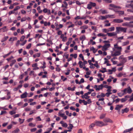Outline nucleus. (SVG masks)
<instances>
[{
  "label": "nucleus",
  "mask_w": 133,
  "mask_h": 133,
  "mask_svg": "<svg viewBox=\"0 0 133 133\" xmlns=\"http://www.w3.org/2000/svg\"><path fill=\"white\" fill-rule=\"evenodd\" d=\"M109 7V10H112L115 12L117 11V9H120L121 8L120 7L116 6L113 4H110Z\"/></svg>",
  "instance_id": "nucleus-1"
},
{
  "label": "nucleus",
  "mask_w": 133,
  "mask_h": 133,
  "mask_svg": "<svg viewBox=\"0 0 133 133\" xmlns=\"http://www.w3.org/2000/svg\"><path fill=\"white\" fill-rule=\"evenodd\" d=\"M127 28L122 27H117L116 32L118 33L120 32H122L124 33L126 32Z\"/></svg>",
  "instance_id": "nucleus-2"
},
{
  "label": "nucleus",
  "mask_w": 133,
  "mask_h": 133,
  "mask_svg": "<svg viewBox=\"0 0 133 133\" xmlns=\"http://www.w3.org/2000/svg\"><path fill=\"white\" fill-rule=\"evenodd\" d=\"M95 123L96 125L100 127L105 126L107 125V124H104L103 122L102 121H96L95 122Z\"/></svg>",
  "instance_id": "nucleus-3"
},
{
  "label": "nucleus",
  "mask_w": 133,
  "mask_h": 133,
  "mask_svg": "<svg viewBox=\"0 0 133 133\" xmlns=\"http://www.w3.org/2000/svg\"><path fill=\"white\" fill-rule=\"evenodd\" d=\"M122 91L124 92V94H125L127 93L131 94L132 92V91L130 87H129L128 88L125 89L123 90Z\"/></svg>",
  "instance_id": "nucleus-4"
},
{
  "label": "nucleus",
  "mask_w": 133,
  "mask_h": 133,
  "mask_svg": "<svg viewBox=\"0 0 133 133\" xmlns=\"http://www.w3.org/2000/svg\"><path fill=\"white\" fill-rule=\"evenodd\" d=\"M103 88V85L102 84L99 85H95L94 86V88L96 89V91H99L100 90H101Z\"/></svg>",
  "instance_id": "nucleus-5"
},
{
  "label": "nucleus",
  "mask_w": 133,
  "mask_h": 133,
  "mask_svg": "<svg viewBox=\"0 0 133 133\" xmlns=\"http://www.w3.org/2000/svg\"><path fill=\"white\" fill-rule=\"evenodd\" d=\"M110 45L109 44H105L102 47V50L103 51L107 50L110 46Z\"/></svg>",
  "instance_id": "nucleus-6"
},
{
  "label": "nucleus",
  "mask_w": 133,
  "mask_h": 133,
  "mask_svg": "<svg viewBox=\"0 0 133 133\" xmlns=\"http://www.w3.org/2000/svg\"><path fill=\"white\" fill-rule=\"evenodd\" d=\"M103 121L105 123H112L113 121L110 119L108 118H104L103 120Z\"/></svg>",
  "instance_id": "nucleus-7"
},
{
  "label": "nucleus",
  "mask_w": 133,
  "mask_h": 133,
  "mask_svg": "<svg viewBox=\"0 0 133 133\" xmlns=\"http://www.w3.org/2000/svg\"><path fill=\"white\" fill-rule=\"evenodd\" d=\"M121 50L116 51L114 52V55L113 54L112 55L113 56V57L119 56L121 54Z\"/></svg>",
  "instance_id": "nucleus-8"
},
{
  "label": "nucleus",
  "mask_w": 133,
  "mask_h": 133,
  "mask_svg": "<svg viewBox=\"0 0 133 133\" xmlns=\"http://www.w3.org/2000/svg\"><path fill=\"white\" fill-rule=\"evenodd\" d=\"M123 20L120 19H115L113 20V22L116 23H119L123 22Z\"/></svg>",
  "instance_id": "nucleus-9"
},
{
  "label": "nucleus",
  "mask_w": 133,
  "mask_h": 133,
  "mask_svg": "<svg viewBox=\"0 0 133 133\" xmlns=\"http://www.w3.org/2000/svg\"><path fill=\"white\" fill-rule=\"evenodd\" d=\"M124 19L126 21H130L133 20V16H130L127 17H124Z\"/></svg>",
  "instance_id": "nucleus-10"
},
{
  "label": "nucleus",
  "mask_w": 133,
  "mask_h": 133,
  "mask_svg": "<svg viewBox=\"0 0 133 133\" xmlns=\"http://www.w3.org/2000/svg\"><path fill=\"white\" fill-rule=\"evenodd\" d=\"M107 34L108 36L112 37L116 35L117 33L115 32H113L111 33H108Z\"/></svg>",
  "instance_id": "nucleus-11"
},
{
  "label": "nucleus",
  "mask_w": 133,
  "mask_h": 133,
  "mask_svg": "<svg viewBox=\"0 0 133 133\" xmlns=\"http://www.w3.org/2000/svg\"><path fill=\"white\" fill-rule=\"evenodd\" d=\"M99 19L103 20L106 19L107 18V15L105 16H100L98 18Z\"/></svg>",
  "instance_id": "nucleus-12"
},
{
  "label": "nucleus",
  "mask_w": 133,
  "mask_h": 133,
  "mask_svg": "<svg viewBox=\"0 0 133 133\" xmlns=\"http://www.w3.org/2000/svg\"><path fill=\"white\" fill-rule=\"evenodd\" d=\"M99 11L101 12V14H104L108 13V12L107 10L103 9H101L99 10Z\"/></svg>",
  "instance_id": "nucleus-13"
},
{
  "label": "nucleus",
  "mask_w": 133,
  "mask_h": 133,
  "mask_svg": "<svg viewBox=\"0 0 133 133\" xmlns=\"http://www.w3.org/2000/svg\"><path fill=\"white\" fill-rule=\"evenodd\" d=\"M28 93L27 92H25L23 94L21 95V98L23 99L26 97H27Z\"/></svg>",
  "instance_id": "nucleus-14"
},
{
  "label": "nucleus",
  "mask_w": 133,
  "mask_h": 133,
  "mask_svg": "<svg viewBox=\"0 0 133 133\" xmlns=\"http://www.w3.org/2000/svg\"><path fill=\"white\" fill-rule=\"evenodd\" d=\"M114 47L118 50H121L122 51V48L121 46H118L117 44L114 45Z\"/></svg>",
  "instance_id": "nucleus-15"
},
{
  "label": "nucleus",
  "mask_w": 133,
  "mask_h": 133,
  "mask_svg": "<svg viewBox=\"0 0 133 133\" xmlns=\"http://www.w3.org/2000/svg\"><path fill=\"white\" fill-rule=\"evenodd\" d=\"M123 106L122 105H117L116 106L115 109L117 110H119Z\"/></svg>",
  "instance_id": "nucleus-16"
},
{
  "label": "nucleus",
  "mask_w": 133,
  "mask_h": 133,
  "mask_svg": "<svg viewBox=\"0 0 133 133\" xmlns=\"http://www.w3.org/2000/svg\"><path fill=\"white\" fill-rule=\"evenodd\" d=\"M129 110L128 108H126L124 109H122L121 110V112L122 114H123L124 112H127Z\"/></svg>",
  "instance_id": "nucleus-17"
},
{
  "label": "nucleus",
  "mask_w": 133,
  "mask_h": 133,
  "mask_svg": "<svg viewBox=\"0 0 133 133\" xmlns=\"http://www.w3.org/2000/svg\"><path fill=\"white\" fill-rule=\"evenodd\" d=\"M60 123L62 124V126L63 127L66 128L68 126V125L66 123H64L63 121H61Z\"/></svg>",
  "instance_id": "nucleus-18"
},
{
  "label": "nucleus",
  "mask_w": 133,
  "mask_h": 133,
  "mask_svg": "<svg viewBox=\"0 0 133 133\" xmlns=\"http://www.w3.org/2000/svg\"><path fill=\"white\" fill-rule=\"evenodd\" d=\"M17 38L16 37H11L9 39V41H14L15 40H17Z\"/></svg>",
  "instance_id": "nucleus-19"
},
{
  "label": "nucleus",
  "mask_w": 133,
  "mask_h": 133,
  "mask_svg": "<svg viewBox=\"0 0 133 133\" xmlns=\"http://www.w3.org/2000/svg\"><path fill=\"white\" fill-rule=\"evenodd\" d=\"M8 38L9 37L8 36H5L2 39L1 41V42H3L6 41Z\"/></svg>",
  "instance_id": "nucleus-20"
},
{
  "label": "nucleus",
  "mask_w": 133,
  "mask_h": 133,
  "mask_svg": "<svg viewBox=\"0 0 133 133\" xmlns=\"http://www.w3.org/2000/svg\"><path fill=\"white\" fill-rule=\"evenodd\" d=\"M86 39V37L84 35L81 36L79 38V39L82 41H84Z\"/></svg>",
  "instance_id": "nucleus-21"
},
{
  "label": "nucleus",
  "mask_w": 133,
  "mask_h": 133,
  "mask_svg": "<svg viewBox=\"0 0 133 133\" xmlns=\"http://www.w3.org/2000/svg\"><path fill=\"white\" fill-rule=\"evenodd\" d=\"M107 18H113L115 17V16L114 15H107Z\"/></svg>",
  "instance_id": "nucleus-22"
},
{
  "label": "nucleus",
  "mask_w": 133,
  "mask_h": 133,
  "mask_svg": "<svg viewBox=\"0 0 133 133\" xmlns=\"http://www.w3.org/2000/svg\"><path fill=\"white\" fill-rule=\"evenodd\" d=\"M88 28V26L87 25H83L80 27V29H86Z\"/></svg>",
  "instance_id": "nucleus-23"
},
{
  "label": "nucleus",
  "mask_w": 133,
  "mask_h": 133,
  "mask_svg": "<svg viewBox=\"0 0 133 133\" xmlns=\"http://www.w3.org/2000/svg\"><path fill=\"white\" fill-rule=\"evenodd\" d=\"M10 92H9L8 91L7 92L6 94H7V95L8 96V97H7V98H6V99L7 100L11 98V96L10 95Z\"/></svg>",
  "instance_id": "nucleus-24"
},
{
  "label": "nucleus",
  "mask_w": 133,
  "mask_h": 133,
  "mask_svg": "<svg viewBox=\"0 0 133 133\" xmlns=\"http://www.w3.org/2000/svg\"><path fill=\"white\" fill-rule=\"evenodd\" d=\"M106 35L102 33H100L97 35V36L98 37L102 36L103 37H104L106 36Z\"/></svg>",
  "instance_id": "nucleus-25"
},
{
  "label": "nucleus",
  "mask_w": 133,
  "mask_h": 133,
  "mask_svg": "<svg viewBox=\"0 0 133 133\" xmlns=\"http://www.w3.org/2000/svg\"><path fill=\"white\" fill-rule=\"evenodd\" d=\"M129 43V42L128 41H127L126 42H123L122 44V45L123 46H124L127 45H128Z\"/></svg>",
  "instance_id": "nucleus-26"
},
{
  "label": "nucleus",
  "mask_w": 133,
  "mask_h": 133,
  "mask_svg": "<svg viewBox=\"0 0 133 133\" xmlns=\"http://www.w3.org/2000/svg\"><path fill=\"white\" fill-rule=\"evenodd\" d=\"M133 129V128H131L129 129H127L123 131V133H126L128 132H129L131 131Z\"/></svg>",
  "instance_id": "nucleus-27"
},
{
  "label": "nucleus",
  "mask_w": 133,
  "mask_h": 133,
  "mask_svg": "<svg viewBox=\"0 0 133 133\" xmlns=\"http://www.w3.org/2000/svg\"><path fill=\"white\" fill-rule=\"evenodd\" d=\"M95 123H92L90 125L89 127V128L90 129L92 130L93 129V128L95 126Z\"/></svg>",
  "instance_id": "nucleus-28"
},
{
  "label": "nucleus",
  "mask_w": 133,
  "mask_h": 133,
  "mask_svg": "<svg viewBox=\"0 0 133 133\" xmlns=\"http://www.w3.org/2000/svg\"><path fill=\"white\" fill-rule=\"evenodd\" d=\"M29 75L30 76L32 75L34 77H35L36 75L34 74V72L33 71H31L29 73Z\"/></svg>",
  "instance_id": "nucleus-29"
},
{
  "label": "nucleus",
  "mask_w": 133,
  "mask_h": 133,
  "mask_svg": "<svg viewBox=\"0 0 133 133\" xmlns=\"http://www.w3.org/2000/svg\"><path fill=\"white\" fill-rule=\"evenodd\" d=\"M106 116L105 114H101L99 117V118L100 119H102L104 118Z\"/></svg>",
  "instance_id": "nucleus-30"
},
{
  "label": "nucleus",
  "mask_w": 133,
  "mask_h": 133,
  "mask_svg": "<svg viewBox=\"0 0 133 133\" xmlns=\"http://www.w3.org/2000/svg\"><path fill=\"white\" fill-rule=\"evenodd\" d=\"M115 30V28L112 27L109 28L108 29V31H114Z\"/></svg>",
  "instance_id": "nucleus-31"
},
{
  "label": "nucleus",
  "mask_w": 133,
  "mask_h": 133,
  "mask_svg": "<svg viewBox=\"0 0 133 133\" xmlns=\"http://www.w3.org/2000/svg\"><path fill=\"white\" fill-rule=\"evenodd\" d=\"M129 23L127 22H124L122 24V25L123 26H129Z\"/></svg>",
  "instance_id": "nucleus-32"
},
{
  "label": "nucleus",
  "mask_w": 133,
  "mask_h": 133,
  "mask_svg": "<svg viewBox=\"0 0 133 133\" xmlns=\"http://www.w3.org/2000/svg\"><path fill=\"white\" fill-rule=\"evenodd\" d=\"M75 87H74L73 88H71L70 87H69L67 89L69 90L73 91L75 90Z\"/></svg>",
  "instance_id": "nucleus-33"
},
{
  "label": "nucleus",
  "mask_w": 133,
  "mask_h": 133,
  "mask_svg": "<svg viewBox=\"0 0 133 133\" xmlns=\"http://www.w3.org/2000/svg\"><path fill=\"white\" fill-rule=\"evenodd\" d=\"M127 61V58L126 57H124L122 61L121 62L123 64L126 63Z\"/></svg>",
  "instance_id": "nucleus-34"
},
{
  "label": "nucleus",
  "mask_w": 133,
  "mask_h": 133,
  "mask_svg": "<svg viewBox=\"0 0 133 133\" xmlns=\"http://www.w3.org/2000/svg\"><path fill=\"white\" fill-rule=\"evenodd\" d=\"M20 131L19 129L18 128H16L14 131H12V133H18Z\"/></svg>",
  "instance_id": "nucleus-35"
},
{
  "label": "nucleus",
  "mask_w": 133,
  "mask_h": 133,
  "mask_svg": "<svg viewBox=\"0 0 133 133\" xmlns=\"http://www.w3.org/2000/svg\"><path fill=\"white\" fill-rule=\"evenodd\" d=\"M72 39L71 38H70L69 39L68 41L66 43V45H69L70 43L71 42Z\"/></svg>",
  "instance_id": "nucleus-36"
},
{
  "label": "nucleus",
  "mask_w": 133,
  "mask_h": 133,
  "mask_svg": "<svg viewBox=\"0 0 133 133\" xmlns=\"http://www.w3.org/2000/svg\"><path fill=\"white\" fill-rule=\"evenodd\" d=\"M44 25L45 26H46L47 25L49 26L50 25V23L48 22V23L46 22H44Z\"/></svg>",
  "instance_id": "nucleus-37"
},
{
  "label": "nucleus",
  "mask_w": 133,
  "mask_h": 133,
  "mask_svg": "<svg viewBox=\"0 0 133 133\" xmlns=\"http://www.w3.org/2000/svg\"><path fill=\"white\" fill-rule=\"evenodd\" d=\"M41 54L40 53H38L34 55H33V57L34 58H35L36 57H39L40 56Z\"/></svg>",
  "instance_id": "nucleus-38"
},
{
  "label": "nucleus",
  "mask_w": 133,
  "mask_h": 133,
  "mask_svg": "<svg viewBox=\"0 0 133 133\" xmlns=\"http://www.w3.org/2000/svg\"><path fill=\"white\" fill-rule=\"evenodd\" d=\"M116 12H118L119 16L124 14V11H117Z\"/></svg>",
  "instance_id": "nucleus-39"
},
{
  "label": "nucleus",
  "mask_w": 133,
  "mask_h": 133,
  "mask_svg": "<svg viewBox=\"0 0 133 133\" xmlns=\"http://www.w3.org/2000/svg\"><path fill=\"white\" fill-rule=\"evenodd\" d=\"M125 7L128 8H133V5L132 4H127L125 6Z\"/></svg>",
  "instance_id": "nucleus-40"
},
{
  "label": "nucleus",
  "mask_w": 133,
  "mask_h": 133,
  "mask_svg": "<svg viewBox=\"0 0 133 133\" xmlns=\"http://www.w3.org/2000/svg\"><path fill=\"white\" fill-rule=\"evenodd\" d=\"M103 70H100L99 72H102V73H104L105 72H107V71L106 70V69L105 68H103Z\"/></svg>",
  "instance_id": "nucleus-41"
},
{
  "label": "nucleus",
  "mask_w": 133,
  "mask_h": 133,
  "mask_svg": "<svg viewBox=\"0 0 133 133\" xmlns=\"http://www.w3.org/2000/svg\"><path fill=\"white\" fill-rule=\"evenodd\" d=\"M73 127V126L72 124H69V126L68 127V128L69 129L71 130L72 129Z\"/></svg>",
  "instance_id": "nucleus-42"
},
{
  "label": "nucleus",
  "mask_w": 133,
  "mask_h": 133,
  "mask_svg": "<svg viewBox=\"0 0 133 133\" xmlns=\"http://www.w3.org/2000/svg\"><path fill=\"white\" fill-rule=\"evenodd\" d=\"M118 95L119 96L121 97L123 95H125V94H124V92H123V93H122L121 92H119L118 93Z\"/></svg>",
  "instance_id": "nucleus-43"
},
{
  "label": "nucleus",
  "mask_w": 133,
  "mask_h": 133,
  "mask_svg": "<svg viewBox=\"0 0 133 133\" xmlns=\"http://www.w3.org/2000/svg\"><path fill=\"white\" fill-rule=\"evenodd\" d=\"M82 62L81 61H79L78 62V64L79 65V67L80 68H83V64H82Z\"/></svg>",
  "instance_id": "nucleus-44"
},
{
  "label": "nucleus",
  "mask_w": 133,
  "mask_h": 133,
  "mask_svg": "<svg viewBox=\"0 0 133 133\" xmlns=\"http://www.w3.org/2000/svg\"><path fill=\"white\" fill-rule=\"evenodd\" d=\"M20 9V7L19 6H17L15 7V8L14 9V11L15 12Z\"/></svg>",
  "instance_id": "nucleus-45"
},
{
  "label": "nucleus",
  "mask_w": 133,
  "mask_h": 133,
  "mask_svg": "<svg viewBox=\"0 0 133 133\" xmlns=\"http://www.w3.org/2000/svg\"><path fill=\"white\" fill-rule=\"evenodd\" d=\"M6 26H5L3 27L2 28H1V29H3V32H4L5 31H7V30L6 29Z\"/></svg>",
  "instance_id": "nucleus-46"
},
{
  "label": "nucleus",
  "mask_w": 133,
  "mask_h": 133,
  "mask_svg": "<svg viewBox=\"0 0 133 133\" xmlns=\"http://www.w3.org/2000/svg\"><path fill=\"white\" fill-rule=\"evenodd\" d=\"M61 79L63 80V81H65L67 79L66 78H65L63 76H61Z\"/></svg>",
  "instance_id": "nucleus-47"
},
{
  "label": "nucleus",
  "mask_w": 133,
  "mask_h": 133,
  "mask_svg": "<svg viewBox=\"0 0 133 133\" xmlns=\"http://www.w3.org/2000/svg\"><path fill=\"white\" fill-rule=\"evenodd\" d=\"M92 6L90 3L88 4L87 8L89 9H91Z\"/></svg>",
  "instance_id": "nucleus-48"
},
{
  "label": "nucleus",
  "mask_w": 133,
  "mask_h": 133,
  "mask_svg": "<svg viewBox=\"0 0 133 133\" xmlns=\"http://www.w3.org/2000/svg\"><path fill=\"white\" fill-rule=\"evenodd\" d=\"M9 113L10 114L12 115L15 114L16 112L14 110H12L10 111L9 112Z\"/></svg>",
  "instance_id": "nucleus-49"
},
{
  "label": "nucleus",
  "mask_w": 133,
  "mask_h": 133,
  "mask_svg": "<svg viewBox=\"0 0 133 133\" xmlns=\"http://www.w3.org/2000/svg\"><path fill=\"white\" fill-rule=\"evenodd\" d=\"M96 63L94 64V65L97 68H99V66L98 65V63L97 61L96 62Z\"/></svg>",
  "instance_id": "nucleus-50"
},
{
  "label": "nucleus",
  "mask_w": 133,
  "mask_h": 133,
  "mask_svg": "<svg viewBox=\"0 0 133 133\" xmlns=\"http://www.w3.org/2000/svg\"><path fill=\"white\" fill-rule=\"evenodd\" d=\"M90 4L92 6L94 7L96 5V4L95 3H92V2H90Z\"/></svg>",
  "instance_id": "nucleus-51"
},
{
  "label": "nucleus",
  "mask_w": 133,
  "mask_h": 133,
  "mask_svg": "<svg viewBox=\"0 0 133 133\" xmlns=\"http://www.w3.org/2000/svg\"><path fill=\"white\" fill-rule=\"evenodd\" d=\"M29 125L32 127H34L36 125L35 124H33L32 123H30L29 124Z\"/></svg>",
  "instance_id": "nucleus-52"
},
{
  "label": "nucleus",
  "mask_w": 133,
  "mask_h": 133,
  "mask_svg": "<svg viewBox=\"0 0 133 133\" xmlns=\"http://www.w3.org/2000/svg\"><path fill=\"white\" fill-rule=\"evenodd\" d=\"M104 60H105V61L104 63V64H105L106 63L109 62V61L108 60L107 58H104Z\"/></svg>",
  "instance_id": "nucleus-53"
},
{
  "label": "nucleus",
  "mask_w": 133,
  "mask_h": 133,
  "mask_svg": "<svg viewBox=\"0 0 133 133\" xmlns=\"http://www.w3.org/2000/svg\"><path fill=\"white\" fill-rule=\"evenodd\" d=\"M82 23L81 21H78V23H77V25H79L81 26V25H82Z\"/></svg>",
  "instance_id": "nucleus-54"
},
{
  "label": "nucleus",
  "mask_w": 133,
  "mask_h": 133,
  "mask_svg": "<svg viewBox=\"0 0 133 133\" xmlns=\"http://www.w3.org/2000/svg\"><path fill=\"white\" fill-rule=\"evenodd\" d=\"M31 43L29 44L26 47V48L27 49H29L31 47Z\"/></svg>",
  "instance_id": "nucleus-55"
},
{
  "label": "nucleus",
  "mask_w": 133,
  "mask_h": 133,
  "mask_svg": "<svg viewBox=\"0 0 133 133\" xmlns=\"http://www.w3.org/2000/svg\"><path fill=\"white\" fill-rule=\"evenodd\" d=\"M112 94V93L111 92H107L106 93L105 95L107 97H108L111 94Z\"/></svg>",
  "instance_id": "nucleus-56"
},
{
  "label": "nucleus",
  "mask_w": 133,
  "mask_h": 133,
  "mask_svg": "<svg viewBox=\"0 0 133 133\" xmlns=\"http://www.w3.org/2000/svg\"><path fill=\"white\" fill-rule=\"evenodd\" d=\"M14 58V57L13 56H12L11 57H10V58H7L6 59V60L8 61V62H9V61H10L11 60V59H13Z\"/></svg>",
  "instance_id": "nucleus-57"
},
{
  "label": "nucleus",
  "mask_w": 133,
  "mask_h": 133,
  "mask_svg": "<svg viewBox=\"0 0 133 133\" xmlns=\"http://www.w3.org/2000/svg\"><path fill=\"white\" fill-rule=\"evenodd\" d=\"M25 37L24 36H22L20 38V41H23L24 40Z\"/></svg>",
  "instance_id": "nucleus-58"
},
{
  "label": "nucleus",
  "mask_w": 133,
  "mask_h": 133,
  "mask_svg": "<svg viewBox=\"0 0 133 133\" xmlns=\"http://www.w3.org/2000/svg\"><path fill=\"white\" fill-rule=\"evenodd\" d=\"M26 20V18L25 17L22 18L21 19V22H23L25 21Z\"/></svg>",
  "instance_id": "nucleus-59"
},
{
  "label": "nucleus",
  "mask_w": 133,
  "mask_h": 133,
  "mask_svg": "<svg viewBox=\"0 0 133 133\" xmlns=\"http://www.w3.org/2000/svg\"><path fill=\"white\" fill-rule=\"evenodd\" d=\"M128 58L129 60H130L131 59L132 60L133 58V55L130 56H128Z\"/></svg>",
  "instance_id": "nucleus-60"
},
{
  "label": "nucleus",
  "mask_w": 133,
  "mask_h": 133,
  "mask_svg": "<svg viewBox=\"0 0 133 133\" xmlns=\"http://www.w3.org/2000/svg\"><path fill=\"white\" fill-rule=\"evenodd\" d=\"M79 57L82 58V59L83 61H84V57L83 56L82 54H80L79 55Z\"/></svg>",
  "instance_id": "nucleus-61"
},
{
  "label": "nucleus",
  "mask_w": 133,
  "mask_h": 133,
  "mask_svg": "<svg viewBox=\"0 0 133 133\" xmlns=\"http://www.w3.org/2000/svg\"><path fill=\"white\" fill-rule=\"evenodd\" d=\"M21 13L23 14H25L26 13V11L24 10H22L21 11Z\"/></svg>",
  "instance_id": "nucleus-62"
},
{
  "label": "nucleus",
  "mask_w": 133,
  "mask_h": 133,
  "mask_svg": "<svg viewBox=\"0 0 133 133\" xmlns=\"http://www.w3.org/2000/svg\"><path fill=\"white\" fill-rule=\"evenodd\" d=\"M12 124H10L8 126L7 128L8 129H10L12 128Z\"/></svg>",
  "instance_id": "nucleus-63"
},
{
  "label": "nucleus",
  "mask_w": 133,
  "mask_h": 133,
  "mask_svg": "<svg viewBox=\"0 0 133 133\" xmlns=\"http://www.w3.org/2000/svg\"><path fill=\"white\" fill-rule=\"evenodd\" d=\"M24 76V74H21L19 77V78L20 79H22L23 78Z\"/></svg>",
  "instance_id": "nucleus-64"
}]
</instances>
